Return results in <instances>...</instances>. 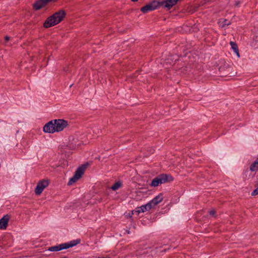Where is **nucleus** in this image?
<instances>
[{
	"instance_id": "nucleus-6",
	"label": "nucleus",
	"mask_w": 258,
	"mask_h": 258,
	"mask_svg": "<svg viewBox=\"0 0 258 258\" xmlns=\"http://www.w3.org/2000/svg\"><path fill=\"white\" fill-rule=\"evenodd\" d=\"M158 6L159 3L156 1H153L142 7L141 11L143 13H147L149 11L156 9Z\"/></svg>"
},
{
	"instance_id": "nucleus-18",
	"label": "nucleus",
	"mask_w": 258,
	"mask_h": 258,
	"mask_svg": "<svg viewBox=\"0 0 258 258\" xmlns=\"http://www.w3.org/2000/svg\"><path fill=\"white\" fill-rule=\"evenodd\" d=\"M209 213L210 216H212L213 217H215L216 211L215 210H214V209L212 210H210L209 212Z\"/></svg>"
},
{
	"instance_id": "nucleus-22",
	"label": "nucleus",
	"mask_w": 258,
	"mask_h": 258,
	"mask_svg": "<svg viewBox=\"0 0 258 258\" xmlns=\"http://www.w3.org/2000/svg\"><path fill=\"white\" fill-rule=\"evenodd\" d=\"M219 71L221 72H224L225 71V67L221 66L219 68Z\"/></svg>"
},
{
	"instance_id": "nucleus-3",
	"label": "nucleus",
	"mask_w": 258,
	"mask_h": 258,
	"mask_svg": "<svg viewBox=\"0 0 258 258\" xmlns=\"http://www.w3.org/2000/svg\"><path fill=\"white\" fill-rule=\"evenodd\" d=\"M172 177L167 174H161L153 179L150 185L153 187H156L159 184L165 183L168 181L172 180Z\"/></svg>"
},
{
	"instance_id": "nucleus-26",
	"label": "nucleus",
	"mask_w": 258,
	"mask_h": 258,
	"mask_svg": "<svg viewBox=\"0 0 258 258\" xmlns=\"http://www.w3.org/2000/svg\"><path fill=\"white\" fill-rule=\"evenodd\" d=\"M132 215H133V214H132V213L131 214H129V216H130V217H132Z\"/></svg>"
},
{
	"instance_id": "nucleus-8",
	"label": "nucleus",
	"mask_w": 258,
	"mask_h": 258,
	"mask_svg": "<svg viewBox=\"0 0 258 258\" xmlns=\"http://www.w3.org/2000/svg\"><path fill=\"white\" fill-rule=\"evenodd\" d=\"M43 131L47 133H53L56 132L54 121L51 120L46 123L43 126Z\"/></svg>"
},
{
	"instance_id": "nucleus-20",
	"label": "nucleus",
	"mask_w": 258,
	"mask_h": 258,
	"mask_svg": "<svg viewBox=\"0 0 258 258\" xmlns=\"http://www.w3.org/2000/svg\"><path fill=\"white\" fill-rule=\"evenodd\" d=\"M43 3L45 4V5H46L47 4H48V3L50 2H52V1H54V0H42Z\"/></svg>"
},
{
	"instance_id": "nucleus-2",
	"label": "nucleus",
	"mask_w": 258,
	"mask_h": 258,
	"mask_svg": "<svg viewBox=\"0 0 258 258\" xmlns=\"http://www.w3.org/2000/svg\"><path fill=\"white\" fill-rule=\"evenodd\" d=\"M81 242L80 239H76L68 242L61 243L60 244L49 247L48 250L50 251H58L63 249H66L72 247L79 244Z\"/></svg>"
},
{
	"instance_id": "nucleus-27",
	"label": "nucleus",
	"mask_w": 258,
	"mask_h": 258,
	"mask_svg": "<svg viewBox=\"0 0 258 258\" xmlns=\"http://www.w3.org/2000/svg\"><path fill=\"white\" fill-rule=\"evenodd\" d=\"M228 65H227V67H226V69H229V67H228Z\"/></svg>"
},
{
	"instance_id": "nucleus-9",
	"label": "nucleus",
	"mask_w": 258,
	"mask_h": 258,
	"mask_svg": "<svg viewBox=\"0 0 258 258\" xmlns=\"http://www.w3.org/2000/svg\"><path fill=\"white\" fill-rule=\"evenodd\" d=\"M163 200V195L162 194H159L157 196L155 197L152 201L148 203L151 209L154 208L155 206L161 202Z\"/></svg>"
},
{
	"instance_id": "nucleus-23",
	"label": "nucleus",
	"mask_w": 258,
	"mask_h": 258,
	"mask_svg": "<svg viewBox=\"0 0 258 258\" xmlns=\"http://www.w3.org/2000/svg\"><path fill=\"white\" fill-rule=\"evenodd\" d=\"M9 39H10V37H9V36H6L5 37V40H6V41H8Z\"/></svg>"
},
{
	"instance_id": "nucleus-7",
	"label": "nucleus",
	"mask_w": 258,
	"mask_h": 258,
	"mask_svg": "<svg viewBox=\"0 0 258 258\" xmlns=\"http://www.w3.org/2000/svg\"><path fill=\"white\" fill-rule=\"evenodd\" d=\"M48 185V182L46 180H42L38 182L35 189V192L37 195H40L44 189Z\"/></svg>"
},
{
	"instance_id": "nucleus-14",
	"label": "nucleus",
	"mask_w": 258,
	"mask_h": 258,
	"mask_svg": "<svg viewBox=\"0 0 258 258\" xmlns=\"http://www.w3.org/2000/svg\"><path fill=\"white\" fill-rule=\"evenodd\" d=\"M249 169L252 172L258 170V158L251 164Z\"/></svg>"
},
{
	"instance_id": "nucleus-11",
	"label": "nucleus",
	"mask_w": 258,
	"mask_h": 258,
	"mask_svg": "<svg viewBox=\"0 0 258 258\" xmlns=\"http://www.w3.org/2000/svg\"><path fill=\"white\" fill-rule=\"evenodd\" d=\"M9 220V216L8 215H5L0 219V229H5L7 228Z\"/></svg>"
},
{
	"instance_id": "nucleus-10",
	"label": "nucleus",
	"mask_w": 258,
	"mask_h": 258,
	"mask_svg": "<svg viewBox=\"0 0 258 258\" xmlns=\"http://www.w3.org/2000/svg\"><path fill=\"white\" fill-rule=\"evenodd\" d=\"M150 205L148 203L145 205H143L141 207H138L135 209V210L132 211V214L136 213L137 215H139L140 213H144L147 211L150 210L151 208L150 207Z\"/></svg>"
},
{
	"instance_id": "nucleus-25",
	"label": "nucleus",
	"mask_w": 258,
	"mask_h": 258,
	"mask_svg": "<svg viewBox=\"0 0 258 258\" xmlns=\"http://www.w3.org/2000/svg\"><path fill=\"white\" fill-rule=\"evenodd\" d=\"M132 2H137L138 0H131Z\"/></svg>"
},
{
	"instance_id": "nucleus-17",
	"label": "nucleus",
	"mask_w": 258,
	"mask_h": 258,
	"mask_svg": "<svg viewBox=\"0 0 258 258\" xmlns=\"http://www.w3.org/2000/svg\"><path fill=\"white\" fill-rule=\"evenodd\" d=\"M232 3L236 7H239L241 3L239 0H232Z\"/></svg>"
},
{
	"instance_id": "nucleus-1",
	"label": "nucleus",
	"mask_w": 258,
	"mask_h": 258,
	"mask_svg": "<svg viewBox=\"0 0 258 258\" xmlns=\"http://www.w3.org/2000/svg\"><path fill=\"white\" fill-rule=\"evenodd\" d=\"M65 15L66 13L63 10L55 13L46 19L44 23V27L49 28L58 24L62 20Z\"/></svg>"
},
{
	"instance_id": "nucleus-19",
	"label": "nucleus",
	"mask_w": 258,
	"mask_h": 258,
	"mask_svg": "<svg viewBox=\"0 0 258 258\" xmlns=\"http://www.w3.org/2000/svg\"><path fill=\"white\" fill-rule=\"evenodd\" d=\"M258 195V187L255 189L252 192H251V195L252 196H255L256 195Z\"/></svg>"
},
{
	"instance_id": "nucleus-4",
	"label": "nucleus",
	"mask_w": 258,
	"mask_h": 258,
	"mask_svg": "<svg viewBox=\"0 0 258 258\" xmlns=\"http://www.w3.org/2000/svg\"><path fill=\"white\" fill-rule=\"evenodd\" d=\"M86 167V165H83L79 167L75 171L74 175L70 179L68 182V185H72L79 180L83 174Z\"/></svg>"
},
{
	"instance_id": "nucleus-5",
	"label": "nucleus",
	"mask_w": 258,
	"mask_h": 258,
	"mask_svg": "<svg viewBox=\"0 0 258 258\" xmlns=\"http://www.w3.org/2000/svg\"><path fill=\"white\" fill-rule=\"evenodd\" d=\"M56 132L62 131L68 125V121L63 119L53 120Z\"/></svg>"
},
{
	"instance_id": "nucleus-15",
	"label": "nucleus",
	"mask_w": 258,
	"mask_h": 258,
	"mask_svg": "<svg viewBox=\"0 0 258 258\" xmlns=\"http://www.w3.org/2000/svg\"><path fill=\"white\" fill-rule=\"evenodd\" d=\"M230 44L231 46L232 49L233 50L234 52L236 54L237 56L238 57H239L240 54L239 53V50H238V46H237V44L233 41H231L230 42Z\"/></svg>"
},
{
	"instance_id": "nucleus-16",
	"label": "nucleus",
	"mask_w": 258,
	"mask_h": 258,
	"mask_svg": "<svg viewBox=\"0 0 258 258\" xmlns=\"http://www.w3.org/2000/svg\"><path fill=\"white\" fill-rule=\"evenodd\" d=\"M122 186V181L118 180L114 183V190L120 188Z\"/></svg>"
},
{
	"instance_id": "nucleus-13",
	"label": "nucleus",
	"mask_w": 258,
	"mask_h": 258,
	"mask_svg": "<svg viewBox=\"0 0 258 258\" xmlns=\"http://www.w3.org/2000/svg\"><path fill=\"white\" fill-rule=\"evenodd\" d=\"M45 6V4L43 3V2L42 0H38L33 5V7L35 10H38Z\"/></svg>"
},
{
	"instance_id": "nucleus-24",
	"label": "nucleus",
	"mask_w": 258,
	"mask_h": 258,
	"mask_svg": "<svg viewBox=\"0 0 258 258\" xmlns=\"http://www.w3.org/2000/svg\"><path fill=\"white\" fill-rule=\"evenodd\" d=\"M110 189H113V185L110 186Z\"/></svg>"
},
{
	"instance_id": "nucleus-21",
	"label": "nucleus",
	"mask_w": 258,
	"mask_h": 258,
	"mask_svg": "<svg viewBox=\"0 0 258 258\" xmlns=\"http://www.w3.org/2000/svg\"><path fill=\"white\" fill-rule=\"evenodd\" d=\"M224 24L223 25V26H225V25H229V23L228 22V20H225L223 22Z\"/></svg>"
},
{
	"instance_id": "nucleus-12",
	"label": "nucleus",
	"mask_w": 258,
	"mask_h": 258,
	"mask_svg": "<svg viewBox=\"0 0 258 258\" xmlns=\"http://www.w3.org/2000/svg\"><path fill=\"white\" fill-rule=\"evenodd\" d=\"M179 0H166L163 3V6L168 9H170Z\"/></svg>"
}]
</instances>
